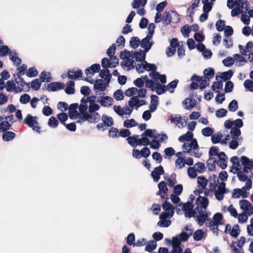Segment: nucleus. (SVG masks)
Segmentation results:
<instances>
[{
    "mask_svg": "<svg viewBox=\"0 0 253 253\" xmlns=\"http://www.w3.org/2000/svg\"><path fill=\"white\" fill-rule=\"evenodd\" d=\"M37 119V117H34L31 114H29L24 119L23 123L27 125L29 127L32 128L33 130L40 132L41 127L39 126Z\"/></svg>",
    "mask_w": 253,
    "mask_h": 253,
    "instance_id": "f257e3e1",
    "label": "nucleus"
},
{
    "mask_svg": "<svg viewBox=\"0 0 253 253\" xmlns=\"http://www.w3.org/2000/svg\"><path fill=\"white\" fill-rule=\"evenodd\" d=\"M172 15L175 18V23H177L180 21L179 15L175 11L171 10L169 11H166L164 13L162 22L165 25H168L170 24L172 21Z\"/></svg>",
    "mask_w": 253,
    "mask_h": 253,
    "instance_id": "f03ea898",
    "label": "nucleus"
},
{
    "mask_svg": "<svg viewBox=\"0 0 253 253\" xmlns=\"http://www.w3.org/2000/svg\"><path fill=\"white\" fill-rule=\"evenodd\" d=\"M249 5L248 1L247 0L244 1H243L242 0H236L235 1L233 0H227V6L228 8L232 9L235 5H237L242 9H245L244 13H246L248 10Z\"/></svg>",
    "mask_w": 253,
    "mask_h": 253,
    "instance_id": "7ed1b4c3",
    "label": "nucleus"
},
{
    "mask_svg": "<svg viewBox=\"0 0 253 253\" xmlns=\"http://www.w3.org/2000/svg\"><path fill=\"white\" fill-rule=\"evenodd\" d=\"M226 184L223 182H220L218 186L217 190L214 192V195L217 200L221 201L224 198V194L228 192L225 187Z\"/></svg>",
    "mask_w": 253,
    "mask_h": 253,
    "instance_id": "20e7f679",
    "label": "nucleus"
},
{
    "mask_svg": "<svg viewBox=\"0 0 253 253\" xmlns=\"http://www.w3.org/2000/svg\"><path fill=\"white\" fill-rule=\"evenodd\" d=\"M183 149H184V153H190L191 152L192 149H196L199 147L196 138L192 140L190 143H184L183 145Z\"/></svg>",
    "mask_w": 253,
    "mask_h": 253,
    "instance_id": "39448f33",
    "label": "nucleus"
},
{
    "mask_svg": "<svg viewBox=\"0 0 253 253\" xmlns=\"http://www.w3.org/2000/svg\"><path fill=\"white\" fill-rule=\"evenodd\" d=\"M128 104L130 107H133L135 106L137 108H138L145 105L146 102L144 100H139L138 96H132L130 98Z\"/></svg>",
    "mask_w": 253,
    "mask_h": 253,
    "instance_id": "423d86ee",
    "label": "nucleus"
},
{
    "mask_svg": "<svg viewBox=\"0 0 253 253\" xmlns=\"http://www.w3.org/2000/svg\"><path fill=\"white\" fill-rule=\"evenodd\" d=\"M152 38L147 36L140 42V46L144 48L145 52H148L153 44V42H150Z\"/></svg>",
    "mask_w": 253,
    "mask_h": 253,
    "instance_id": "0eeeda50",
    "label": "nucleus"
},
{
    "mask_svg": "<svg viewBox=\"0 0 253 253\" xmlns=\"http://www.w3.org/2000/svg\"><path fill=\"white\" fill-rule=\"evenodd\" d=\"M164 172L163 167L162 166H159L154 169L151 174L154 181L157 182L160 179V175L163 174Z\"/></svg>",
    "mask_w": 253,
    "mask_h": 253,
    "instance_id": "6e6552de",
    "label": "nucleus"
},
{
    "mask_svg": "<svg viewBox=\"0 0 253 253\" xmlns=\"http://www.w3.org/2000/svg\"><path fill=\"white\" fill-rule=\"evenodd\" d=\"M108 86L107 82L104 83V81L102 79H97L94 82L93 88L95 90L103 91Z\"/></svg>",
    "mask_w": 253,
    "mask_h": 253,
    "instance_id": "1a4fd4ad",
    "label": "nucleus"
},
{
    "mask_svg": "<svg viewBox=\"0 0 253 253\" xmlns=\"http://www.w3.org/2000/svg\"><path fill=\"white\" fill-rule=\"evenodd\" d=\"M184 230L188 231V233L183 231L179 234V236L181 241L186 242L188 240L189 237L193 234V230L190 229L189 226L188 225L185 226Z\"/></svg>",
    "mask_w": 253,
    "mask_h": 253,
    "instance_id": "9d476101",
    "label": "nucleus"
},
{
    "mask_svg": "<svg viewBox=\"0 0 253 253\" xmlns=\"http://www.w3.org/2000/svg\"><path fill=\"white\" fill-rule=\"evenodd\" d=\"M64 84L61 82H52L48 84L47 89L51 91H55L64 88Z\"/></svg>",
    "mask_w": 253,
    "mask_h": 253,
    "instance_id": "9b49d317",
    "label": "nucleus"
},
{
    "mask_svg": "<svg viewBox=\"0 0 253 253\" xmlns=\"http://www.w3.org/2000/svg\"><path fill=\"white\" fill-rule=\"evenodd\" d=\"M197 221L200 226L204 224L209 218L208 213L203 212L202 211L199 212V214L196 216Z\"/></svg>",
    "mask_w": 253,
    "mask_h": 253,
    "instance_id": "f8f14e48",
    "label": "nucleus"
},
{
    "mask_svg": "<svg viewBox=\"0 0 253 253\" xmlns=\"http://www.w3.org/2000/svg\"><path fill=\"white\" fill-rule=\"evenodd\" d=\"M83 72L81 70H78L76 71L69 70L67 73V77L72 80H76L82 77Z\"/></svg>",
    "mask_w": 253,
    "mask_h": 253,
    "instance_id": "ddd939ff",
    "label": "nucleus"
},
{
    "mask_svg": "<svg viewBox=\"0 0 253 253\" xmlns=\"http://www.w3.org/2000/svg\"><path fill=\"white\" fill-rule=\"evenodd\" d=\"M99 76L103 78L105 81L107 82V85H109L112 75L110 73V71L108 69L101 70L99 73Z\"/></svg>",
    "mask_w": 253,
    "mask_h": 253,
    "instance_id": "4468645a",
    "label": "nucleus"
},
{
    "mask_svg": "<svg viewBox=\"0 0 253 253\" xmlns=\"http://www.w3.org/2000/svg\"><path fill=\"white\" fill-rule=\"evenodd\" d=\"M241 161L243 167L249 168L250 170L253 169V161L250 160L245 156H242L241 157Z\"/></svg>",
    "mask_w": 253,
    "mask_h": 253,
    "instance_id": "2eb2a0df",
    "label": "nucleus"
},
{
    "mask_svg": "<svg viewBox=\"0 0 253 253\" xmlns=\"http://www.w3.org/2000/svg\"><path fill=\"white\" fill-rule=\"evenodd\" d=\"M113 99L110 96H102L100 100H98L97 102L101 103V105L104 107H109L112 105Z\"/></svg>",
    "mask_w": 253,
    "mask_h": 253,
    "instance_id": "dca6fc26",
    "label": "nucleus"
},
{
    "mask_svg": "<svg viewBox=\"0 0 253 253\" xmlns=\"http://www.w3.org/2000/svg\"><path fill=\"white\" fill-rule=\"evenodd\" d=\"M100 70V66L99 64H94L89 68L85 69V73L87 76L89 74L93 75L94 73H98Z\"/></svg>",
    "mask_w": 253,
    "mask_h": 253,
    "instance_id": "f3484780",
    "label": "nucleus"
},
{
    "mask_svg": "<svg viewBox=\"0 0 253 253\" xmlns=\"http://www.w3.org/2000/svg\"><path fill=\"white\" fill-rule=\"evenodd\" d=\"M146 52L145 50L144 51L140 50V51L134 52L132 57L134 58L136 61L138 62L142 61L144 62L146 58Z\"/></svg>",
    "mask_w": 253,
    "mask_h": 253,
    "instance_id": "a211bd4d",
    "label": "nucleus"
},
{
    "mask_svg": "<svg viewBox=\"0 0 253 253\" xmlns=\"http://www.w3.org/2000/svg\"><path fill=\"white\" fill-rule=\"evenodd\" d=\"M183 105H185V109L186 110H190L194 107L196 105V101L194 99L187 98L184 99L182 102Z\"/></svg>",
    "mask_w": 253,
    "mask_h": 253,
    "instance_id": "6ab92c4d",
    "label": "nucleus"
},
{
    "mask_svg": "<svg viewBox=\"0 0 253 253\" xmlns=\"http://www.w3.org/2000/svg\"><path fill=\"white\" fill-rule=\"evenodd\" d=\"M162 208L166 211H169L170 212V217H172L174 212V207L170 204V203L165 201L162 205Z\"/></svg>",
    "mask_w": 253,
    "mask_h": 253,
    "instance_id": "aec40b11",
    "label": "nucleus"
},
{
    "mask_svg": "<svg viewBox=\"0 0 253 253\" xmlns=\"http://www.w3.org/2000/svg\"><path fill=\"white\" fill-rule=\"evenodd\" d=\"M2 135V138L4 141H9L14 139L16 136L14 132L10 131H3Z\"/></svg>",
    "mask_w": 253,
    "mask_h": 253,
    "instance_id": "412c9836",
    "label": "nucleus"
},
{
    "mask_svg": "<svg viewBox=\"0 0 253 253\" xmlns=\"http://www.w3.org/2000/svg\"><path fill=\"white\" fill-rule=\"evenodd\" d=\"M233 72L231 70H229L228 71L224 72L223 73H221V76L219 77H218L217 76H216V80L217 81L218 80V78H220L222 79L224 81H226L232 77L233 76Z\"/></svg>",
    "mask_w": 253,
    "mask_h": 253,
    "instance_id": "4be33fe9",
    "label": "nucleus"
},
{
    "mask_svg": "<svg viewBox=\"0 0 253 253\" xmlns=\"http://www.w3.org/2000/svg\"><path fill=\"white\" fill-rule=\"evenodd\" d=\"M203 73L205 76L204 78L210 81V79L214 77L215 72L214 70L212 68H208L205 69Z\"/></svg>",
    "mask_w": 253,
    "mask_h": 253,
    "instance_id": "5701e85b",
    "label": "nucleus"
},
{
    "mask_svg": "<svg viewBox=\"0 0 253 253\" xmlns=\"http://www.w3.org/2000/svg\"><path fill=\"white\" fill-rule=\"evenodd\" d=\"M196 203L198 205H201L204 209H206L209 205V200L205 197L199 196L196 200Z\"/></svg>",
    "mask_w": 253,
    "mask_h": 253,
    "instance_id": "b1692460",
    "label": "nucleus"
},
{
    "mask_svg": "<svg viewBox=\"0 0 253 253\" xmlns=\"http://www.w3.org/2000/svg\"><path fill=\"white\" fill-rule=\"evenodd\" d=\"M155 90H156L158 95H161L165 93L168 90V88H167L165 85L156 83V86H155Z\"/></svg>",
    "mask_w": 253,
    "mask_h": 253,
    "instance_id": "393cba45",
    "label": "nucleus"
},
{
    "mask_svg": "<svg viewBox=\"0 0 253 253\" xmlns=\"http://www.w3.org/2000/svg\"><path fill=\"white\" fill-rule=\"evenodd\" d=\"M67 86L65 89V91L67 94H73L75 93L74 88L75 83L72 81H70L67 83Z\"/></svg>",
    "mask_w": 253,
    "mask_h": 253,
    "instance_id": "a878e982",
    "label": "nucleus"
},
{
    "mask_svg": "<svg viewBox=\"0 0 253 253\" xmlns=\"http://www.w3.org/2000/svg\"><path fill=\"white\" fill-rule=\"evenodd\" d=\"M42 82H50L52 80V77L50 73H47L45 71H42L40 76Z\"/></svg>",
    "mask_w": 253,
    "mask_h": 253,
    "instance_id": "bb28decb",
    "label": "nucleus"
},
{
    "mask_svg": "<svg viewBox=\"0 0 253 253\" xmlns=\"http://www.w3.org/2000/svg\"><path fill=\"white\" fill-rule=\"evenodd\" d=\"M193 134L192 132L190 131H188L185 134H184L182 135H181L178 138V140L180 142H182L185 140H186L187 141H192L193 139Z\"/></svg>",
    "mask_w": 253,
    "mask_h": 253,
    "instance_id": "cd10ccee",
    "label": "nucleus"
},
{
    "mask_svg": "<svg viewBox=\"0 0 253 253\" xmlns=\"http://www.w3.org/2000/svg\"><path fill=\"white\" fill-rule=\"evenodd\" d=\"M101 119L105 126L110 127L113 125V120L112 117L103 115Z\"/></svg>",
    "mask_w": 253,
    "mask_h": 253,
    "instance_id": "c85d7f7f",
    "label": "nucleus"
},
{
    "mask_svg": "<svg viewBox=\"0 0 253 253\" xmlns=\"http://www.w3.org/2000/svg\"><path fill=\"white\" fill-rule=\"evenodd\" d=\"M9 58L17 67L21 63V60L20 58L17 56V53L16 52H14V55H13L12 53L10 52Z\"/></svg>",
    "mask_w": 253,
    "mask_h": 253,
    "instance_id": "c756f323",
    "label": "nucleus"
},
{
    "mask_svg": "<svg viewBox=\"0 0 253 253\" xmlns=\"http://www.w3.org/2000/svg\"><path fill=\"white\" fill-rule=\"evenodd\" d=\"M140 44V39L137 37H133L130 38L129 45L133 48H136Z\"/></svg>",
    "mask_w": 253,
    "mask_h": 253,
    "instance_id": "7c9ffc66",
    "label": "nucleus"
},
{
    "mask_svg": "<svg viewBox=\"0 0 253 253\" xmlns=\"http://www.w3.org/2000/svg\"><path fill=\"white\" fill-rule=\"evenodd\" d=\"M230 161L233 164V168L235 169L237 171L240 170V164L238 157L233 156L231 158Z\"/></svg>",
    "mask_w": 253,
    "mask_h": 253,
    "instance_id": "2f4dec72",
    "label": "nucleus"
},
{
    "mask_svg": "<svg viewBox=\"0 0 253 253\" xmlns=\"http://www.w3.org/2000/svg\"><path fill=\"white\" fill-rule=\"evenodd\" d=\"M212 159V158H210L207 162V167L210 171H214L216 168L215 164H217L216 159H214L211 163Z\"/></svg>",
    "mask_w": 253,
    "mask_h": 253,
    "instance_id": "473e14b6",
    "label": "nucleus"
},
{
    "mask_svg": "<svg viewBox=\"0 0 253 253\" xmlns=\"http://www.w3.org/2000/svg\"><path fill=\"white\" fill-rule=\"evenodd\" d=\"M157 247V243L154 240H151L148 242V244L145 247V251L148 252H152L155 250Z\"/></svg>",
    "mask_w": 253,
    "mask_h": 253,
    "instance_id": "72a5a7b5",
    "label": "nucleus"
},
{
    "mask_svg": "<svg viewBox=\"0 0 253 253\" xmlns=\"http://www.w3.org/2000/svg\"><path fill=\"white\" fill-rule=\"evenodd\" d=\"M197 182L199 187L205 189L208 184V180L204 176H200L197 177Z\"/></svg>",
    "mask_w": 253,
    "mask_h": 253,
    "instance_id": "f704fd0d",
    "label": "nucleus"
},
{
    "mask_svg": "<svg viewBox=\"0 0 253 253\" xmlns=\"http://www.w3.org/2000/svg\"><path fill=\"white\" fill-rule=\"evenodd\" d=\"M222 219L223 215L220 212H217L213 215V219L215 225L222 224L221 222Z\"/></svg>",
    "mask_w": 253,
    "mask_h": 253,
    "instance_id": "c9c22d12",
    "label": "nucleus"
},
{
    "mask_svg": "<svg viewBox=\"0 0 253 253\" xmlns=\"http://www.w3.org/2000/svg\"><path fill=\"white\" fill-rule=\"evenodd\" d=\"M178 83V80H173L170 82L166 86L167 88L170 93H173L174 91V89L176 87L177 84Z\"/></svg>",
    "mask_w": 253,
    "mask_h": 253,
    "instance_id": "e433bc0d",
    "label": "nucleus"
},
{
    "mask_svg": "<svg viewBox=\"0 0 253 253\" xmlns=\"http://www.w3.org/2000/svg\"><path fill=\"white\" fill-rule=\"evenodd\" d=\"M240 232V227L238 224L234 225L230 231V235L234 238H237Z\"/></svg>",
    "mask_w": 253,
    "mask_h": 253,
    "instance_id": "4c0bfd02",
    "label": "nucleus"
},
{
    "mask_svg": "<svg viewBox=\"0 0 253 253\" xmlns=\"http://www.w3.org/2000/svg\"><path fill=\"white\" fill-rule=\"evenodd\" d=\"M137 125V123L133 119L126 120L124 122V126L126 128H131Z\"/></svg>",
    "mask_w": 253,
    "mask_h": 253,
    "instance_id": "58836bf2",
    "label": "nucleus"
},
{
    "mask_svg": "<svg viewBox=\"0 0 253 253\" xmlns=\"http://www.w3.org/2000/svg\"><path fill=\"white\" fill-rule=\"evenodd\" d=\"M18 79L19 81H16L17 84H19L21 87H23L25 85L27 86V90H28L30 88V83H26L23 78L21 77V76L20 75H17V78H15V80Z\"/></svg>",
    "mask_w": 253,
    "mask_h": 253,
    "instance_id": "ea45409f",
    "label": "nucleus"
},
{
    "mask_svg": "<svg viewBox=\"0 0 253 253\" xmlns=\"http://www.w3.org/2000/svg\"><path fill=\"white\" fill-rule=\"evenodd\" d=\"M41 86V81L38 79L32 81L30 87L35 90H39Z\"/></svg>",
    "mask_w": 253,
    "mask_h": 253,
    "instance_id": "a19ab883",
    "label": "nucleus"
},
{
    "mask_svg": "<svg viewBox=\"0 0 253 253\" xmlns=\"http://www.w3.org/2000/svg\"><path fill=\"white\" fill-rule=\"evenodd\" d=\"M204 232L201 229L197 230L193 234V238L195 241H200L204 236Z\"/></svg>",
    "mask_w": 253,
    "mask_h": 253,
    "instance_id": "79ce46f5",
    "label": "nucleus"
},
{
    "mask_svg": "<svg viewBox=\"0 0 253 253\" xmlns=\"http://www.w3.org/2000/svg\"><path fill=\"white\" fill-rule=\"evenodd\" d=\"M222 86L223 84L221 81L214 82L211 86V88L213 91L216 92H219L220 90L222 89Z\"/></svg>",
    "mask_w": 253,
    "mask_h": 253,
    "instance_id": "37998d69",
    "label": "nucleus"
},
{
    "mask_svg": "<svg viewBox=\"0 0 253 253\" xmlns=\"http://www.w3.org/2000/svg\"><path fill=\"white\" fill-rule=\"evenodd\" d=\"M11 125L8 121H2L0 123V131H6L10 129Z\"/></svg>",
    "mask_w": 253,
    "mask_h": 253,
    "instance_id": "c03bdc74",
    "label": "nucleus"
},
{
    "mask_svg": "<svg viewBox=\"0 0 253 253\" xmlns=\"http://www.w3.org/2000/svg\"><path fill=\"white\" fill-rule=\"evenodd\" d=\"M144 63H145V64H144L143 69L147 71H155L157 70V67L155 64H149L146 61H144Z\"/></svg>",
    "mask_w": 253,
    "mask_h": 253,
    "instance_id": "a18cd8bd",
    "label": "nucleus"
},
{
    "mask_svg": "<svg viewBox=\"0 0 253 253\" xmlns=\"http://www.w3.org/2000/svg\"><path fill=\"white\" fill-rule=\"evenodd\" d=\"M108 135L113 138L119 137V130L114 127H111L108 132Z\"/></svg>",
    "mask_w": 253,
    "mask_h": 253,
    "instance_id": "49530a36",
    "label": "nucleus"
},
{
    "mask_svg": "<svg viewBox=\"0 0 253 253\" xmlns=\"http://www.w3.org/2000/svg\"><path fill=\"white\" fill-rule=\"evenodd\" d=\"M38 74L37 70L35 67L29 68L26 72V75L28 77H35Z\"/></svg>",
    "mask_w": 253,
    "mask_h": 253,
    "instance_id": "de8ad7c7",
    "label": "nucleus"
},
{
    "mask_svg": "<svg viewBox=\"0 0 253 253\" xmlns=\"http://www.w3.org/2000/svg\"><path fill=\"white\" fill-rule=\"evenodd\" d=\"M114 97L117 101L123 100L124 97L123 90L120 89L117 90L114 93Z\"/></svg>",
    "mask_w": 253,
    "mask_h": 253,
    "instance_id": "09e8293b",
    "label": "nucleus"
},
{
    "mask_svg": "<svg viewBox=\"0 0 253 253\" xmlns=\"http://www.w3.org/2000/svg\"><path fill=\"white\" fill-rule=\"evenodd\" d=\"M238 108V102L236 100H232L228 105V109L230 111L235 112Z\"/></svg>",
    "mask_w": 253,
    "mask_h": 253,
    "instance_id": "8fccbe9b",
    "label": "nucleus"
},
{
    "mask_svg": "<svg viewBox=\"0 0 253 253\" xmlns=\"http://www.w3.org/2000/svg\"><path fill=\"white\" fill-rule=\"evenodd\" d=\"M225 21L223 20L219 19L217 21L215 24L216 30L219 32L222 31L225 25Z\"/></svg>",
    "mask_w": 253,
    "mask_h": 253,
    "instance_id": "3c124183",
    "label": "nucleus"
},
{
    "mask_svg": "<svg viewBox=\"0 0 253 253\" xmlns=\"http://www.w3.org/2000/svg\"><path fill=\"white\" fill-rule=\"evenodd\" d=\"M58 122L54 117H51L48 122V125L52 128H55L58 126Z\"/></svg>",
    "mask_w": 253,
    "mask_h": 253,
    "instance_id": "603ef678",
    "label": "nucleus"
},
{
    "mask_svg": "<svg viewBox=\"0 0 253 253\" xmlns=\"http://www.w3.org/2000/svg\"><path fill=\"white\" fill-rule=\"evenodd\" d=\"M10 52V49L7 45H2L0 46V56H4L7 54H9Z\"/></svg>",
    "mask_w": 253,
    "mask_h": 253,
    "instance_id": "864d4df0",
    "label": "nucleus"
},
{
    "mask_svg": "<svg viewBox=\"0 0 253 253\" xmlns=\"http://www.w3.org/2000/svg\"><path fill=\"white\" fill-rule=\"evenodd\" d=\"M138 91L137 88L132 87L128 88L125 92V94L128 97H131L133 96L136 92Z\"/></svg>",
    "mask_w": 253,
    "mask_h": 253,
    "instance_id": "5fc2aeb1",
    "label": "nucleus"
},
{
    "mask_svg": "<svg viewBox=\"0 0 253 253\" xmlns=\"http://www.w3.org/2000/svg\"><path fill=\"white\" fill-rule=\"evenodd\" d=\"M240 208L244 211H247V208L251 206V203L247 200H242L239 202Z\"/></svg>",
    "mask_w": 253,
    "mask_h": 253,
    "instance_id": "6e6d98bb",
    "label": "nucleus"
},
{
    "mask_svg": "<svg viewBox=\"0 0 253 253\" xmlns=\"http://www.w3.org/2000/svg\"><path fill=\"white\" fill-rule=\"evenodd\" d=\"M57 117L63 125H66L65 121L68 119V115L66 113H60L57 115Z\"/></svg>",
    "mask_w": 253,
    "mask_h": 253,
    "instance_id": "4d7b16f0",
    "label": "nucleus"
},
{
    "mask_svg": "<svg viewBox=\"0 0 253 253\" xmlns=\"http://www.w3.org/2000/svg\"><path fill=\"white\" fill-rule=\"evenodd\" d=\"M213 132V129L210 127H207L202 130V133L205 136H210L212 135Z\"/></svg>",
    "mask_w": 253,
    "mask_h": 253,
    "instance_id": "13d9d810",
    "label": "nucleus"
},
{
    "mask_svg": "<svg viewBox=\"0 0 253 253\" xmlns=\"http://www.w3.org/2000/svg\"><path fill=\"white\" fill-rule=\"evenodd\" d=\"M135 235L133 233H130L126 237V243L128 245L131 246L135 244Z\"/></svg>",
    "mask_w": 253,
    "mask_h": 253,
    "instance_id": "bf43d9fd",
    "label": "nucleus"
},
{
    "mask_svg": "<svg viewBox=\"0 0 253 253\" xmlns=\"http://www.w3.org/2000/svg\"><path fill=\"white\" fill-rule=\"evenodd\" d=\"M191 30V29L190 27L187 25H186L182 27L181 32L185 37H188L189 36V33Z\"/></svg>",
    "mask_w": 253,
    "mask_h": 253,
    "instance_id": "052dcab7",
    "label": "nucleus"
},
{
    "mask_svg": "<svg viewBox=\"0 0 253 253\" xmlns=\"http://www.w3.org/2000/svg\"><path fill=\"white\" fill-rule=\"evenodd\" d=\"M244 85L249 91L253 92V81L250 80H246L244 83Z\"/></svg>",
    "mask_w": 253,
    "mask_h": 253,
    "instance_id": "680f3d73",
    "label": "nucleus"
},
{
    "mask_svg": "<svg viewBox=\"0 0 253 253\" xmlns=\"http://www.w3.org/2000/svg\"><path fill=\"white\" fill-rule=\"evenodd\" d=\"M227 111L225 109L221 108L216 111L215 115L217 118H223L227 115Z\"/></svg>",
    "mask_w": 253,
    "mask_h": 253,
    "instance_id": "e2e57ef3",
    "label": "nucleus"
},
{
    "mask_svg": "<svg viewBox=\"0 0 253 253\" xmlns=\"http://www.w3.org/2000/svg\"><path fill=\"white\" fill-rule=\"evenodd\" d=\"M176 174L173 173L170 175V177L168 178V181L170 187H173L176 183Z\"/></svg>",
    "mask_w": 253,
    "mask_h": 253,
    "instance_id": "0e129e2a",
    "label": "nucleus"
},
{
    "mask_svg": "<svg viewBox=\"0 0 253 253\" xmlns=\"http://www.w3.org/2000/svg\"><path fill=\"white\" fill-rule=\"evenodd\" d=\"M230 134L233 138H236V137H238L241 135V130L239 128L234 127L231 128Z\"/></svg>",
    "mask_w": 253,
    "mask_h": 253,
    "instance_id": "69168bd1",
    "label": "nucleus"
},
{
    "mask_svg": "<svg viewBox=\"0 0 253 253\" xmlns=\"http://www.w3.org/2000/svg\"><path fill=\"white\" fill-rule=\"evenodd\" d=\"M158 187L159 190L162 191L164 194H167L168 193V189L165 182L161 181L158 184Z\"/></svg>",
    "mask_w": 253,
    "mask_h": 253,
    "instance_id": "338daca9",
    "label": "nucleus"
},
{
    "mask_svg": "<svg viewBox=\"0 0 253 253\" xmlns=\"http://www.w3.org/2000/svg\"><path fill=\"white\" fill-rule=\"evenodd\" d=\"M116 46L115 43H113L107 50V54L108 56L112 57L115 54Z\"/></svg>",
    "mask_w": 253,
    "mask_h": 253,
    "instance_id": "774afa93",
    "label": "nucleus"
}]
</instances>
